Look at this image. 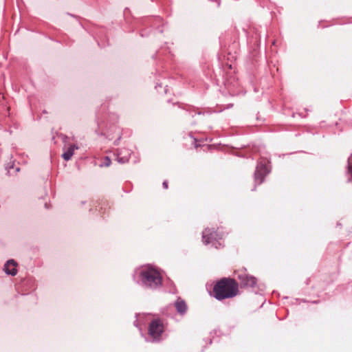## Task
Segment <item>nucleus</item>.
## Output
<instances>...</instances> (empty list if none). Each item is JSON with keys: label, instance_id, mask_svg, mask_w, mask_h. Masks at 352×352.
Wrapping results in <instances>:
<instances>
[{"label": "nucleus", "instance_id": "2", "mask_svg": "<svg viewBox=\"0 0 352 352\" xmlns=\"http://www.w3.org/2000/svg\"><path fill=\"white\" fill-rule=\"evenodd\" d=\"M140 277L143 284L149 288L155 289L162 285V278L160 273L151 266L142 269Z\"/></svg>", "mask_w": 352, "mask_h": 352}, {"label": "nucleus", "instance_id": "3", "mask_svg": "<svg viewBox=\"0 0 352 352\" xmlns=\"http://www.w3.org/2000/svg\"><path fill=\"white\" fill-rule=\"evenodd\" d=\"M164 331L162 321L160 319H153L149 325L148 333L154 340H159Z\"/></svg>", "mask_w": 352, "mask_h": 352}, {"label": "nucleus", "instance_id": "5", "mask_svg": "<svg viewBox=\"0 0 352 352\" xmlns=\"http://www.w3.org/2000/svg\"><path fill=\"white\" fill-rule=\"evenodd\" d=\"M238 278L244 286L254 287L256 284V279L252 276L248 275L245 273H241L238 275Z\"/></svg>", "mask_w": 352, "mask_h": 352}, {"label": "nucleus", "instance_id": "4", "mask_svg": "<svg viewBox=\"0 0 352 352\" xmlns=\"http://www.w3.org/2000/svg\"><path fill=\"white\" fill-rule=\"evenodd\" d=\"M223 237V234L218 232L214 228H206L202 234L203 242L205 244H208L212 240L221 239Z\"/></svg>", "mask_w": 352, "mask_h": 352}, {"label": "nucleus", "instance_id": "10", "mask_svg": "<svg viewBox=\"0 0 352 352\" xmlns=\"http://www.w3.org/2000/svg\"><path fill=\"white\" fill-rule=\"evenodd\" d=\"M348 173L352 177V162H349V170H348Z\"/></svg>", "mask_w": 352, "mask_h": 352}, {"label": "nucleus", "instance_id": "12", "mask_svg": "<svg viewBox=\"0 0 352 352\" xmlns=\"http://www.w3.org/2000/svg\"><path fill=\"white\" fill-rule=\"evenodd\" d=\"M163 186L165 189L168 188V182L166 181L163 182Z\"/></svg>", "mask_w": 352, "mask_h": 352}, {"label": "nucleus", "instance_id": "8", "mask_svg": "<svg viewBox=\"0 0 352 352\" xmlns=\"http://www.w3.org/2000/svg\"><path fill=\"white\" fill-rule=\"evenodd\" d=\"M77 148H78L75 145H70L69 147L68 148L67 151L63 154L62 156H63V159L67 161L71 159V157H72V155H74V152L75 149H77Z\"/></svg>", "mask_w": 352, "mask_h": 352}, {"label": "nucleus", "instance_id": "9", "mask_svg": "<svg viewBox=\"0 0 352 352\" xmlns=\"http://www.w3.org/2000/svg\"><path fill=\"white\" fill-rule=\"evenodd\" d=\"M254 178H255V182L257 184H261L263 182V181L264 179V174L261 170H258L255 173Z\"/></svg>", "mask_w": 352, "mask_h": 352}, {"label": "nucleus", "instance_id": "1", "mask_svg": "<svg viewBox=\"0 0 352 352\" xmlns=\"http://www.w3.org/2000/svg\"><path fill=\"white\" fill-rule=\"evenodd\" d=\"M239 284L233 278H223L214 285L212 294L215 298L222 300L232 298L239 294Z\"/></svg>", "mask_w": 352, "mask_h": 352}, {"label": "nucleus", "instance_id": "6", "mask_svg": "<svg viewBox=\"0 0 352 352\" xmlns=\"http://www.w3.org/2000/svg\"><path fill=\"white\" fill-rule=\"evenodd\" d=\"M16 263L14 260H9L4 266V270L7 274L14 276L16 274Z\"/></svg>", "mask_w": 352, "mask_h": 352}, {"label": "nucleus", "instance_id": "11", "mask_svg": "<svg viewBox=\"0 0 352 352\" xmlns=\"http://www.w3.org/2000/svg\"><path fill=\"white\" fill-rule=\"evenodd\" d=\"M111 160L108 157H106L104 159V164L106 166H109L110 165Z\"/></svg>", "mask_w": 352, "mask_h": 352}, {"label": "nucleus", "instance_id": "7", "mask_svg": "<svg viewBox=\"0 0 352 352\" xmlns=\"http://www.w3.org/2000/svg\"><path fill=\"white\" fill-rule=\"evenodd\" d=\"M175 306L176 307L177 311L178 313L183 314L186 313L187 310V305L186 302L182 300L181 298H178L175 303Z\"/></svg>", "mask_w": 352, "mask_h": 352}]
</instances>
